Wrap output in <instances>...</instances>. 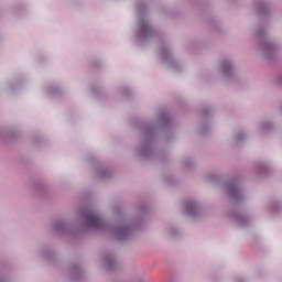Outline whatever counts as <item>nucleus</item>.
Returning a JSON list of instances; mask_svg holds the SVG:
<instances>
[{
	"mask_svg": "<svg viewBox=\"0 0 282 282\" xmlns=\"http://www.w3.org/2000/svg\"><path fill=\"white\" fill-rule=\"evenodd\" d=\"M186 208H187V212L191 214V210L195 209V204L194 203H188Z\"/></svg>",
	"mask_w": 282,
	"mask_h": 282,
	"instance_id": "obj_3",
	"label": "nucleus"
},
{
	"mask_svg": "<svg viewBox=\"0 0 282 282\" xmlns=\"http://www.w3.org/2000/svg\"><path fill=\"white\" fill-rule=\"evenodd\" d=\"M141 32L143 37L149 35L151 32L150 24H148L147 22H141Z\"/></svg>",
	"mask_w": 282,
	"mask_h": 282,
	"instance_id": "obj_2",
	"label": "nucleus"
},
{
	"mask_svg": "<svg viewBox=\"0 0 282 282\" xmlns=\"http://www.w3.org/2000/svg\"><path fill=\"white\" fill-rule=\"evenodd\" d=\"M88 223L89 225H91L93 227H99L100 226V219L98 216H96L95 214H89L88 215Z\"/></svg>",
	"mask_w": 282,
	"mask_h": 282,
	"instance_id": "obj_1",
	"label": "nucleus"
}]
</instances>
